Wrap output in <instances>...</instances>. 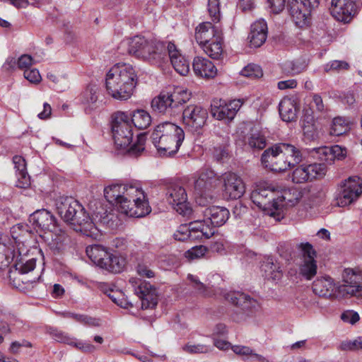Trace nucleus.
Segmentation results:
<instances>
[{
	"mask_svg": "<svg viewBox=\"0 0 362 362\" xmlns=\"http://www.w3.org/2000/svg\"><path fill=\"white\" fill-rule=\"evenodd\" d=\"M137 82V74L132 65L117 64L107 72L105 86L113 98L126 100L133 94Z\"/></svg>",
	"mask_w": 362,
	"mask_h": 362,
	"instance_id": "obj_1",
	"label": "nucleus"
},
{
	"mask_svg": "<svg viewBox=\"0 0 362 362\" xmlns=\"http://www.w3.org/2000/svg\"><path fill=\"white\" fill-rule=\"evenodd\" d=\"M174 238L177 240L185 242L188 240L198 238L199 235H193L188 226H181L176 233H175Z\"/></svg>",
	"mask_w": 362,
	"mask_h": 362,
	"instance_id": "obj_52",
	"label": "nucleus"
},
{
	"mask_svg": "<svg viewBox=\"0 0 362 362\" xmlns=\"http://www.w3.org/2000/svg\"><path fill=\"white\" fill-rule=\"evenodd\" d=\"M224 194L229 199H238L245 193V185L235 173L228 172L223 175Z\"/></svg>",
	"mask_w": 362,
	"mask_h": 362,
	"instance_id": "obj_19",
	"label": "nucleus"
},
{
	"mask_svg": "<svg viewBox=\"0 0 362 362\" xmlns=\"http://www.w3.org/2000/svg\"><path fill=\"white\" fill-rule=\"evenodd\" d=\"M350 129L349 122L344 117H335L332 120L329 126V134L334 136H339L346 134Z\"/></svg>",
	"mask_w": 362,
	"mask_h": 362,
	"instance_id": "obj_37",
	"label": "nucleus"
},
{
	"mask_svg": "<svg viewBox=\"0 0 362 362\" xmlns=\"http://www.w3.org/2000/svg\"><path fill=\"white\" fill-rule=\"evenodd\" d=\"M151 139L160 154L172 156L178 151L182 145L185 132L177 125L166 122L155 127Z\"/></svg>",
	"mask_w": 362,
	"mask_h": 362,
	"instance_id": "obj_3",
	"label": "nucleus"
},
{
	"mask_svg": "<svg viewBox=\"0 0 362 362\" xmlns=\"http://www.w3.org/2000/svg\"><path fill=\"white\" fill-rule=\"evenodd\" d=\"M126 44L129 54L142 59L151 64L159 65L167 58L166 43L163 42L136 35L127 40Z\"/></svg>",
	"mask_w": 362,
	"mask_h": 362,
	"instance_id": "obj_4",
	"label": "nucleus"
},
{
	"mask_svg": "<svg viewBox=\"0 0 362 362\" xmlns=\"http://www.w3.org/2000/svg\"><path fill=\"white\" fill-rule=\"evenodd\" d=\"M242 105L240 100H234L228 103H221L218 106H212L211 114L217 119L232 120Z\"/></svg>",
	"mask_w": 362,
	"mask_h": 362,
	"instance_id": "obj_26",
	"label": "nucleus"
},
{
	"mask_svg": "<svg viewBox=\"0 0 362 362\" xmlns=\"http://www.w3.org/2000/svg\"><path fill=\"white\" fill-rule=\"evenodd\" d=\"M214 158L218 162H224L228 158V150L226 146H216L214 148Z\"/></svg>",
	"mask_w": 362,
	"mask_h": 362,
	"instance_id": "obj_57",
	"label": "nucleus"
},
{
	"mask_svg": "<svg viewBox=\"0 0 362 362\" xmlns=\"http://www.w3.org/2000/svg\"><path fill=\"white\" fill-rule=\"evenodd\" d=\"M316 260L301 261L299 264V274L306 280H311L317 274Z\"/></svg>",
	"mask_w": 362,
	"mask_h": 362,
	"instance_id": "obj_44",
	"label": "nucleus"
},
{
	"mask_svg": "<svg viewBox=\"0 0 362 362\" xmlns=\"http://www.w3.org/2000/svg\"><path fill=\"white\" fill-rule=\"evenodd\" d=\"M204 52L211 58L219 59L223 55L222 36L202 45Z\"/></svg>",
	"mask_w": 362,
	"mask_h": 362,
	"instance_id": "obj_40",
	"label": "nucleus"
},
{
	"mask_svg": "<svg viewBox=\"0 0 362 362\" xmlns=\"http://www.w3.org/2000/svg\"><path fill=\"white\" fill-rule=\"evenodd\" d=\"M298 107L293 100L288 98L282 99L279 105V112L282 120L291 122L297 119Z\"/></svg>",
	"mask_w": 362,
	"mask_h": 362,
	"instance_id": "obj_34",
	"label": "nucleus"
},
{
	"mask_svg": "<svg viewBox=\"0 0 362 362\" xmlns=\"http://www.w3.org/2000/svg\"><path fill=\"white\" fill-rule=\"evenodd\" d=\"M191 98L187 90L177 89L170 93H160L151 101L153 112L159 114L174 115L181 111L180 107Z\"/></svg>",
	"mask_w": 362,
	"mask_h": 362,
	"instance_id": "obj_6",
	"label": "nucleus"
},
{
	"mask_svg": "<svg viewBox=\"0 0 362 362\" xmlns=\"http://www.w3.org/2000/svg\"><path fill=\"white\" fill-rule=\"evenodd\" d=\"M350 68L349 64L346 61L334 60L327 64L326 71H334L339 72L341 71H346Z\"/></svg>",
	"mask_w": 362,
	"mask_h": 362,
	"instance_id": "obj_55",
	"label": "nucleus"
},
{
	"mask_svg": "<svg viewBox=\"0 0 362 362\" xmlns=\"http://www.w3.org/2000/svg\"><path fill=\"white\" fill-rule=\"evenodd\" d=\"M260 270L262 276L268 280H279L282 276L280 264L277 261L274 262L272 257H267L262 261Z\"/></svg>",
	"mask_w": 362,
	"mask_h": 362,
	"instance_id": "obj_33",
	"label": "nucleus"
},
{
	"mask_svg": "<svg viewBox=\"0 0 362 362\" xmlns=\"http://www.w3.org/2000/svg\"><path fill=\"white\" fill-rule=\"evenodd\" d=\"M290 148H284L283 143L273 145L266 149L262 156V165L274 172H284L288 170L285 154L291 153Z\"/></svg>",
	"mask_w": 362,
	"mask_h": 362,
	"instance_id": "obj_10",
	"label": "nucleus"
},
{
	"mask_svg": "<svg viewBox=\"0 0 362 362\" xmlns=\"http://www.w3.org/2000/svg\"><path fill=\"white\" fill-rule=\"evenodd\" d=\"M56 209L60 217L74 230L90 232L94 223L84 207L72 197H61L56 201Z\"/></svg>",
	"mask_w": 362,
	"mask_h": 362,
	"instance_id": "obj_2",
	"label": "nucleus"
},
{
	"mask_svg": "<svg viewBox=\"0 0 362 362\" xmlns=\"http://www.w3.org/2000/svg\"><path fill=\"white\" fill-rule=\"evenodd\" d=\"M297 248L300 251L301 261L315 260L317 252L313 245L309 243H302L298 245Z\"/></svg>",
	"mask_w": 362,
	"mask_h": 362,
	"instance_id": "obj_49",
	"label": "nucleus"
},
{
	"mask_svg": "<svg viewBox=\"0 0 362 362\" xmlns=\"http://www.w3.org/2000/svg\"><path fill=\"white\" fill-rule=\"evenodd\" d=\"M319 4L320 0H287L286 8L295 24L303 28L308 25L311 12Z\"/></svg>",
	"mask_w": 362,
	"mask_h": 362,
	"instance_id": "obj_8",
	"label": "nucleus"
},
{
	"mask_svg": "<svg viewBox=\"0 0 362 362\" xmlns=\"http://www.w3.org/2000/svg\"><path fill=\"white\" fill-rule=\"evenodd\" d=\"M33 64V58L30 55L23 54L18 58L17 64L21 69H28Z\"/></svg>",
	"mask_w": 362,
	"mask_h": 362,
	"instance_id": "obj_62",
	"label": "nucleus"
},
{
	"mask_svg": "<svg viewBox=\"0 0 362 362\" xmlns=\"http://www.w3.org/2000/svg\"><path fill=\"white\" fill-rule=\"evenodd\" d=\"M167 59H170L175 70L182 76H186L189 71V62L182 56L175 45L169 42L166 45Z\"/></svg>",
	"mask_w": 362,
	"mask_h": 362,
	"instance_id": "obj_22",
	"label": "nucleus"
},
{
	"mask_svg": "<svg viewBox=\"0 0 362 362\" xmlns=\"http://www.w3.org/2000/svg\"><path fill=\"white\" fill-rule=\"evenodd\" d=\"M226 298L235 306L232 317L236 322L245 320L257 305L255 299L241 292H230L226 294Z\"/></svg>",
	"mask_w": 362,
	"mask_h": 362,
	"instance_id": "obj_11",
	"label": "nucleus"
},
{
	"mask_svg": "<svg viewBox=\"0 0 362 362\" xmlns=\"http://www.w3.org/2000/svg\"><path fill=\"white\" fill-rule=\"evenodd\" d=\"M188 227L192 234L199 232V237L204 236L206 238H209L215 233V230L213 229V227L210 226L207 221H204V219L190 222Z\"/></svg>",
	"mask_w": 362,
	"mask_h": 362,
	"instance_id": "obj_41",
	"label": "nucleus"
},
{
	"mask_svg": "<svg viewBox=\"0 0 362 362\" xmlns=\"http://www.w3.org/2000/svg\"><path fill=\"white\" fill-rule=\"evenodd\" d=\"M125 265V261L117 254L114 253L112 250L107 252V257H104L98 266L111 273H119Z\"/></svg>",
	"mask_w": 362,
	"mask_h": 362,
	"instance_id": "obj_32",
	"label": "nucleus"
},
{
	"mask_svg": "<svg viewBox=\"0 0 362 362\" xmlns=\"http://www.w3.org/2000/svg\"><path fill=\"white\" fill-rule=\"evenodd\" d=\"M203 214L204 221H207L214 230L225 224L230 216L229 211L226 208L217 206L205 209Z\"/></svg>",
	"mask_w": 362,
	"mask_h": 362,
	"instance_id": "obj_24",
	"label": "nucleus"
},
{
	"mask_svg": "<svg viewBox=\"0 0 362 362\" xmlns=\"http://www.w3.org/2000/svg\"><path fill=\"white\" fill-rule=\"evenodd\" d=\"M110 249L101 245H93L86 247V252L89 259L98 266L99 262L107 257Z\"/></svg>",
	"mask_w": 362,
	"mask_h": 362,
	"instance_id": "obj_42",
	"label": "nucleus"
},
{
	"mask_svg": "<svg viewBox=\"0 0 362 362\" xmlns=\"http://www.w3.org/2000/svg\"><path fill=\"white\" fill-rule=\"evenodd\" d=\"M310 105L311 109L316 110V111L319 112H322L325 109L321 96L317 94L313 95V100L311 101Z\"/></svg>",
	"mask_w": 362,
	"mask_h": 362,
	"instance_id": "obj_63",
	"label": "nucleus"
},
{
	"mask_svg": "<svg viewBox=\"0 0 362 362\" xmlns=\"http://www.w3.org/2000/svg\"><path fill=\"white\" fill-rule=\"evenodd\" d=\"M241 74L250 78H259L263 76V72L259 66L248 64L241 71Z\"/></svg>",
	"mask_w": 362,
	"mask_h": 362,
	"instance_id": "obj_51",
	"label": "nucleus"
},
{
	"mask_svg": "<svg viewBox=\"0 0 362 362\" xmlns=\"http://www.w3.org/2000/svg\"><path fill=\"white\" fill-rule=\"evenodd\" d=\"M358 337L354 341H342L339 346L341 351H357L360 349L359 344H358Z\"/></svg>",
	"mask_w": 362,
	"mask_h": 362,
	"instance_id": "obj_60",
	"label": "nucleus"
},
{
	"mask_svg": "<svg viewBox=\"0 0 362 362\" xmlns=\"http://www.w3.org/2000/svg\"><path fill=\"white\" fill-rule=\"evenodd\" d=\"M192 68L194 74L202 78H214L217 74L214 64L208 59L202 57H194Z\"/></svg>",
	"mask_w": 362,
	"mask_h": 362,
	"instance_id": "obj_30",
	"label": "nucleus"
},
{
	"mask_svg": "<svg viewBox=\"0 0 362 362\" xmlns=\"http://www.w3.org/2000/svg\"><path fill=\"white\" fill-rule=\"evenodd\" d=\"M361 193L362 180L358 177H350L341 183L336 204L340 207L348 206L356 200Z\"/></svg>",
	"mask_w": 362,
	"mask_h": 362,
	"instance_id": "obj_12",
	"label": "nucleus"
},
{
	"mask_svg": "<svg viewBox=\"0 0 362 362\" xmlns=\"http://www.w3.org/2000/svg\"><path fill=\"white\" fill-rule=\"evenodd\" d=\"M130 117V122L139 129L148 128L151 123V117L148 112L142 109H137L128 113Z\"/></svg>",
	"mask_w": 362,
	"mask_h": 362,
	"instance_id": "obj_36",
	"label": "nucleus"
},
{
	"mask_svg": "<svg viewBox=\"0 0 362 362\" xmlns=\"http://www.w3.org/2000/svg\"><path fill=\"white\" fill-rule=\"evenodd\" d=\"M187 279L190 281L192 288L194 289H195L199 294H201L203 296L207 295V293H208L207 286L205 284H204L202 282H201L197 276H195L192 274H189L187 276Z\"/></svg>",
	"mask_w": 362,
	"mask_h": 362,
	"instance_id": "obj_54",
	"label": "nucleus"
},
{
	"mask_svg": "<svg viewBox=\"0 0 362 362\" xmlns=\"http://www.w3.org/2000/svg\"><path fill=\"white\" fill-rule=\"evenodd\" d=\"M252 202L265 214L279 220L286 198L274 188L259 185L250 194Z\"/></svg>",
	"mask_w": 362,
	"mask_h": 362,
	"instance_id": "obj_5",
	"label": "nucleus"
},
{
	"mask_svg": "<svg viewBox=\"0 0 362 362\" xmlns=\"http://www.w3.org/2000/svg\"><path fill=\"white\" fill-rule=\"evenodd\" d=\"M327 173V166L325 163H314L312 164H302L296 168L292 173V182L302 184L311 182L315 179L323 177Z\"/></svg>",
	"mask_w": 362,
	"mask_h": 362,
	"instance_id": "obj_15",
	"label": "nucleus"
},
{
	"mask_svg": "<svg viewBox=\"0 0 362 362\" xmlns=\"http://www.w3.org/2000/svg\"><path fill=\"white\" fill-rule=\"evenodd\" d=\"M137 274L142 277L153 278L155 276L154 272L150 268V265L146 262H139L136 267Z\"/></svg>",
	"mask_w": 362,
	"mask_h": 362,
	"instance_id": "obj_56",
	"label": "nucleus"
},
{
	"mask_svg": "<svg viewBox=\"0 0 362 362\" xmlns=\"http://www.w3.org/2000/svg\"><path fill=\"white\" fill-rule=\"evenodd\" d=\"M139 194L144 198V192L139 187L124 184H112L104 189V196L110 204H115L125 195L132 197L134 194Z\"/></svg>",
	"mask_w": 362,
	"mask_h": 362,
	"instance_id": "obj_18",
	"label": "nucleus"
},
{
	"mask_svg": "<svg viewBox=\"0 0 362 362\" xmlns=\"http://www.w3.org/2000/svg\"><path fill=\"white\" fill-rule=\"evenodd\" d=\"M36 266V259L35 258L28 259L26 257H21L17 259L14 267L21 274H27L33 271Z\"/></svg>",
	"mask_w": 362,
	"mask_h": 362,
	"instance_id": "obj_45",
	"label": "nucleus"
},
{
	"mask_svg": "<svg viewBox=\"0 0 362 362\" xmlns=\"http://www.w3.org/2000/svg\"><path fill=\"white\" fill-rule=\"evenodd\" d=\"M208 12L214 22H219L221 19L219 0H208Z\"/></svg>",
	"mask_w": 362,
	"mask_h": 362,
	"instance_id": "obj_53",
	"label": "nucleus"
},
{
	"mask_svg": "<svg viewBox=\"0 0 362 362\" xmlns=\"http://www.w3.org/2000/svg\"><path fill=\"white\" fill-rule=\"evenodd\" d=\"M166 199L180 214L184 216H189L192 214V209L187 202L186 190L179 184H170L167 187Z\"/></svg>",
	"mask_w": 362,
	"mask_h": 362,
	"instance_id": "obj_13",
	"label": "nucleus"
},
{
	"mask_svg": "<svg viewBox=\"0 0 362 362\" xmlns=\"http://www.w3.org/2000/svg\"><path fill=\"white\" fill-rule=\"evenodd\" d=\"M217 180L218 177L213 170L204 168L195 181L194 188L201 195H203L216 185Z\"/></svg>",
	"mask_w": 362,
	"mask_h": 362,
	"instance_id": "obj_29",
	"label": "nucleus"
},
{
	"mask_svg": "<svg viewBox=\"0 0 362 362\" xmlns=\"http://www.w3.org/2000/svg\"><path fill=\"white\" fill-rule=\"evenodd\" d=\"M135 293L139 298L141 302V308L153 309L158 304V295L156 289L150 283L141 281L139 285L135 288Z\"/></svg>",
	"mask_w": 362,
	"mask_h": 362,
	"instance_id": "obj_20",
	"label": "nucleus"
},
{
	"mask_svg": "<svg viewBox=\"0 0 362 362\" xmlns=\"http://www.w3.org/2000/svg\"><path fill=\"white\" fill-rule=\"evenodd\" d=\"M267 24L264 20L259 19L253 23L248 36L250 47H260L267 40Z\"/></svg>",
	"mask_w": 362,
	"mask_h": 362,
	"instance_id": "obj_27",
	"label": "nucleus"
},
{
	"mask_svg": "<svg viewBox=\"0 0 362 362\" xmlns=\"http://www.w3.org/2000/svg\"><path fill=\"white\" fill-rule=\"evenodd\" d=\"M343 278L345 284L338 286L339 293L362 298V271L346 269Z\"/></svg>",
	"mask_w": 362,
	"mask_h": 362,
	"instance_id": "obj_16",
	"label": "nucleus"
},
{
	"mask_svg": "<svg viewBox=\"0 0 362 362\" xmlns=\"http://www.w3.org/2000/svg\"><path fill=\"white\" fill-rule=\"evenodd\" d=\"M146 139V132L138 134L136 142L127 151L128 155L133 158H137L140 156L145 150L144 145Z\"/></svg>",
	"mask_w": 362,
	"mask_h": 362,
	"instance_id": "obj_47",
	"label": "nucleus"
},
{
	"mask_svg": "<svg viewBox=\"0 0 362 362\" xmlns=\"http://www.w3.org/2000/svg\"><path fill=\"white\" fill-rule=\"evenodd\" d=\"M33 230L27 224L20 223L13 228L12 237L16 241L26 242L27 237H31Z\"/></svg>",
	"mask_w": 362,
	"mask_h": 362,
	"instance_id": "obj_46",
	"label": "nucleus"
},
{
	"mask_svg": "<svg viewBox=\"0 0 362 362\" xmlns=\"http://www.w3.org/2000/svg\"><path fill=\"white\" fill-rule=\"evenodd\" d=\"M48 332L50 336L56 341L67 344H72L73 338H71L67 333H65L57 328L49 327Z\"/></svg>",
	"mask_w": 362,
	"mask_h": 362,
	"instance_id": "obj_50",
	"label": "nucleus"
},
{
	"mask_svg": "<svg viewBox=\"0 0 362 362\" xmlns=\"http://www.w3.org/2000/svg\"><path fill=\"white\" fill-rule=\"evenodd\" d=\"M331 14L338 21L349 23L356 14L354 0H332Z\"/></svg>",
	"mask_w": 362,
	"mask_h": 362,
	"instance_id": "obj_17",
	"label": "nucleus"
},
{
	"mask_svg": "<svg viewBox=\"0 0 362 362\" xmlns=\"http://www.w3.org/2000/svg\"><path fill=\"white\" fill-rule=\"evenodd\" d=\"M24 77L33 83H39L41 80V76L39 71L36 69H28L24 71Z\"/></svg>",
	"mask_w": 362,
	"mask_h": 362,
	"instance_id": "obj_58",
	"label": "nucleus"
},
{
	"mask_svg": "<svg viewBox=\"0 0 362 362\" xmlns=\"http://www.w3.org/2000/svg\"><path fill=\"white\" fill-rule=\"evenodd\" d=\"M247 145L253 150H262L266 147L265 136L257 129H252L247 141Z\"/></svg>",
	"mask_w": 362,
	"mask_h": 362,
	"instance_id": "obj_43",
	"label": "nucleus"
},
{
	"mask_svg": "<svg viewBox=\"0 0 362 362\" xmlns=\"http://www.w3.org/2000/svg\"><path fill=\"white\" fill-rule=\"evenodd\" d=\"M125 265V261L117 254L114 253L112 250L107 252V257H104L98 266L111 273H119Z\"/></svg>",
	"mask_w": 362,
	"mask_h": 362,
	"instance_id": "obj_31",
	"label": "nucleus"
},
{
	"mask_svg": "<svg viewBox=\"0 0 362 362\" xmlns=\"http://www.w3.org/2000/svg\"><path fill=\"white\" fill-rule=\"evenodd\" d=\"M181 111H182V122L189 131L197 132L206 124L208 112L202 106L192 104Z\"/></svg>",
	"mask_w": 362,
	"mask_h": 362,
	"instance_id": "obj_14",
	"label": "nucleus"
},
{
	"mask_svg": "<svg viewBox=\"0 0 362 362\" xmlns=\"http://www.w3.org/2000/svg\"><path fill=\"white\" fill-rule=\"evenodd\" d=\"M341 319L344 322H347L354 325L359 320L360 317L356 312L346 311L341 314Z\"/></svg>",
	"mask_w": 362,
	"mask_h": 362,
	"instance_id": "obj_61",
	"label": "nucleus"
},
{
	"mask_svg": "<svg viewBox=\"0 0 362 362\" xmlns=\"http://www.w3.org/2000/svg\"><path fill=\"white\" fill-rule=\"evenodd\" d=\"M115 205L121 213L131 217H143L151 211V207L146 199V196L144 195V198L142 195L136 193L132 197L123 196Z\"/></svg>",
	"mask_w": 362,
	"mask_h": 362,
	"instance_id": "obj_9",
	"label": "nucleus"
},
{
	"mask_svg": "<svg viewBox=\"0 0 362 362\" xmlns=\"http://www.w3.org/2000/svg\"><path fill=\"white\" fill-rule=\"evenodd\" d=\"M233 351L238 355L240 356H252L253 353L252 349H251L249 346H233L231 347Z\"/></svg>",
	"mask_w": 362,
	"mask_h": 362,
	"instance_id": "obj_64",
	"label": "nucleus"
},
{
	"mask_svg": "<svg viewBox=\"0 0 362 362\" xmlns=\"http://www.w3.org/2000/svg\"><path fill=\"white\" fill-rule=\"evenodd\" d=\"M29 223L41 230H52L56 228L55 217L46 209L37 210L30 215Z\"/></svg>",
	"mask_w": 362,
	"mask_h": 362,
	"instance_id": "obj_21",
	"label": "nucleus"
},
{
	"mask_svg": "<svg viewBox=\"0 0 362 362\" xmlns=\"http://www.w3.org/2000/svg\"><path fill=\"white\" fill-rule=\"evenodd\" d=\"M99 87L95 84H89L84 91L81 94V101L87 105L90 109L95 107L98 99Z\"/></svg>",
	"mask_w": 362,
	"mask_h": 362,
	"instance_id": "obj_38",
	"label": "nucleus"
},
{
	"mask_svg": "<svg viewBox=\"0 0 362 362\" xmlns=\"http://www.w3.org/2000/svg\"><path fill=\"white\" fill-rule=\"evenodd\" d=\"M207 251V248L204 245H199L192 247L186 253L187 257L191 259L198 258L205 255Z\"/></svg>",
	"mask_w": 362,
	"mask_h": 362,
	"instance_id": "obj_59",
	"label": "nucleus"
},
{
	"mask_svg": "<svg viewBox=\"0 0 362 362\" xmlns=\"http://www.w3.org/2000/svg\"><path fill=\"white\" fill-rule=\"evenodd\" d=\"M313 291L316 295L327 298H337L338 295H341L338 287H336L333 279L329 276H322L314 281Z\"/></svg>",
	"mask_w": 362,
	"mask_h": 362,
	"instance_id": "obj_23",
	"label": "nucleus"
},
{
	"mask_svg": "<svg viewBox=\"0 0 362 362\" xmlns=\"http://www.w3.org/2000/svg\"><path fill=\"white\" fill-rule=\"evenodd\" d=\"M111 129L114 143L117 148H126L132 143L133 127L128 112H115L112 115Z\"/></svg>",
	"mask_w": 362,
	"mask_h": 362,
	"instance_id": "obj_7",
	"label": "nucleus"
},
{
	"mask_svg": "<svg viewBox=\"0 0 362 362\" xmlns=\"http://www.w3.org/2000/svg\"><path fill=\"white\" fill-rule=\"evenodd\" d=\"M283 144L284 148H290L289 151L291 153L285 154L288 169L294 168L300 164L304 158L302 151L292 144L287 143H283Z\"/></svg>",
	"mask_w": 362,
	"mask_h": 362,
	"instance_id": "obj_39",
	"label": "nucleus"
},
{
	"mask_svg": "<svg viewBox=\"0 0 362 362\" xmlns=\"http://www.w3.org/2000/svg\"><path fill=\"white\" fill-rule=\"evenodd\" d=\"M319 158L322 161L331 164L335 160H343L347 156V149L339 145L332 146H322L317 150Z\"/></svg>",
	"mask_w": 362,
	"mask_h": 362,
	"instance_id": "obj_28",
	"label": "nucleus"
},
{
	"mask_svg": "<svg viewBox=\"0 0 362 362\" xmlns=\"http://www.w3.org/2000/svg\"><path fill=\"white\" fill-rule=\"evenodd\" d=\"M221 36H222L221 28L212 25L210 22L200 23L195 30V39L201 46Z\"/></svg>",
	"mask_w": 362,
	"mask_h": 362,
	"instance_id": "obj_25",
	"label": "nucleus"
},
{
	"mask_svg": "<svg viewBox=\"0 0 362 362\" xmlns=\"http://www.w3.org/2000/svg\"><path fill=\"white\" fill-rule=\"evenodd\" d=\"M307 64L304 61H287L283 64V70L287 74L296 75L303 72Z\"/></svg>",
	"mask_w": 362,
	"mask_h": 362,
	"instance_id": "obj_48",
	"label": "nucleus"
},
{
	"mask_svg": "<svg viewBox=\"0 0 362 362\" xmlns=\"http://www.w3.org/2000/svg\"><path fill=\"white\" fill-rule=\"evenodd\" d=\"M13 162L16 168L18 183L17 187L20 188H26L30 184V176L26 171V163L25 159L21 156H15L13 158Z\"/></svg>",
	"mask_w": 362,
	"mask_h": 362,
	"instance_id": "obj_35",
	"label": "nucleus"
}]
</instances>
